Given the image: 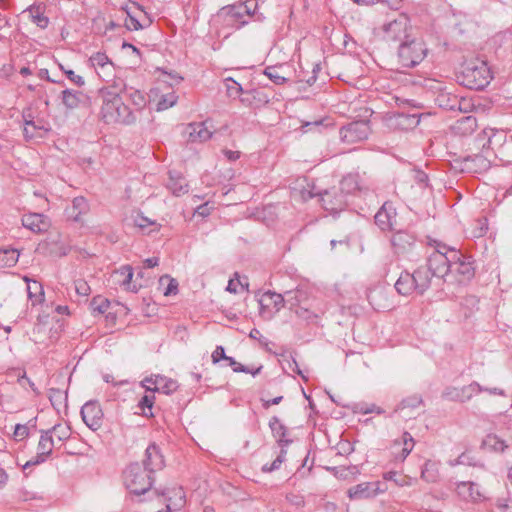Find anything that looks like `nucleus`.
Returning a JSON list of instances; mask_svg holds the SVG:
<instances>
[{"label":"nucleus","instance_id":"nucleus-1","mask_svg":"<svg viewBox=\"0 0 512 512\" xmlns=\"http://www.w3.org/2000/svg\"><path fill=\"white\" fill-rule=\"evenodd\" d=\"M99 94L102 98V106L100 115L102 120L107 124H130L135 121L134 115L129 108L123 103L118 90L114 88H101Z\"/></svg>","mask_w":512,"mask_h":512},{"label":"nucleus","instance_id":"nucleus-2","mask_svg":"<svg viewBox=\"0 0 512 512\" xmlns=\"http://www.w3.org/2000/svg\"><path fill=\"white\" fill-rule=\"evenodd\" d=\"M250 14V7L246 3H239L222 7L212 21L223 28L239 29L247 24Z\"/></svg>","mask_w":512,"mask_h":512},{"label":"nucleus","instance_id":"nucleus-3","mask_svg":"<svg viewBox=\"0 0 512 512\" xmlns=\"http://www.w3.org/2000/svg\"><path fill=\"white\" fill-rule=\"evenodd\" d=\"M462 77L464 85L475 90L484 89L492 79L487 63L478 59L465 63Z\"/></svg>","mask_w":512,"mask_h":512},{"label":"nucleus","instance_id":"nucleus-4","mask_svg":"<svg viewBox=\"0 0 512 512\" xmlns=\"http://www.w3.org/2000/svg\"><path fill=\"white\" fill-rule=\"evenodd\" d=\"M152 473L139 463L130 464L124 471V484L133 494L146 493L152 486Z\"/></svg>","mask_w":512,"mask_h":512},{"label":"nucleus","instance_id":"nucleus-5","mask_svg":"<svg viewBox=\"0 0 512 512\" xmlns=\"http://www.w3.org/2000/svg\"><path fill=\"white\" fill-rule=\"evenodd\" d=\"M427 48L418 39H407L398 48V57L405 67H413L419 64L426 56Z\"/></svg>","mask_w":512,"mask_h":512},{"label":"nucleus","instance_id":"nucleus-6","mask_svg":"<svg viewBox=\"0 0 512 512\" xmlns=\"http://www.w3.org/2000/svg\"><path fill=\"white\" fill-rule=\"evenodd\" d=\"M388 490L385 482L365 481L350 487L347 490V497L351 501L374 499Z\"/></svg>","mask_w":512,"mask_h":512},{"label":"nucleus","instance_id":"nucleus-7","mask_svg":"<svg viewBox=\"0 0 512 512\" xmlns=\"http://www.w3.org/2000/svg\"><path fill=\"white\" fill-rule=\"evenodd\" d=\"M285 303V295L272 291H266L259 299L260 316L265 320L272 319L275 314L284 307Z\"/></svg>","mask_w":512,"mask_h":512},{"label":"nucleus","instance_id":"nucleus-8","mask_svg":"<svg viewBox=\"0 0 512 512\" xmlns=\"http://www.w3.org/2000/svg\"><path fill=\"white\" fill-rule=\"evenodd\" d=\"M451 259L452 250H450V255H447L445 246H438L427 260V269L432 276L444 277L449 273Z\"/></svg>","mask_w":512,"mask_h":512},{"label":"nucleus","instance_id":"nucleus-9","mask_svg":"<svg viewBox=\"0 0 512 512\" xmlns=\"http://www.w3.org/2000/svg\"><path fill=\"white\" fill-rule=\"evenodd\" d=\"M370 127L365 121H357L341 128L340 137L344 143L352 144L367 139Z\"/></svg>","mask_w":512,"mask_h":512},{"label":"nucleus","instance_id":"nucleus-10","mask_svg":"<svg viewBox=\"0 0 512 512\" xmlns=\"http://www.w3.org/2000/svg\"><path fill=\"white\" fill-rule=\"evenodd\" d=\"M409 19L406 15H399L393 21L384 25V33L387 40L405 41L409 39L408 35Z\"/></svg>","mask_w":512,"mask_h":512},{"label":"nucleus","instance_id":"nucleus-11","mask_svg":"<svg viewBox=\"0 0 512 512\" xmlns=\"http://www.w3.org/2000/svg\"><path fill=\"white\" fill-rule=\"evenodd\" d=\"M89 63L103 81L109 82L114 77V63L105 53L96 52L92 54L89 58Z\"/></svg>","mask_w":512,"mask_h":512},{"label":"nucleus","instance_id":"nucleus-12","mask_svg":"<svg viewBox=\"0 0 512 512\" xmlns=\"http://www.w3.org/2000/svg\"><path fill=\"white\" fill-rule=\"evenodd\" d=\"M320 196V202L326 211L332 214H336L344 210L348 204L345 195H342L338 190H325L322 193H318Z\"/></svg>","mask_w":512,"mask_h":512},{"label":"nucleus","instance_id":"nucleus-13","mask_svg":"<svg viewBox=\"0 0 512 512\" xmlns=\"http://www.w3.org/2000/svg\"><path fill=\"white\" fill-rule=\"evenodd\" d=\"M54 445V439L53 436L50 435V432L42 431L37 445V455L33 459L27 461L23 468L26 469L29 466L44 463L52 453Z\"/></svg>","mask_w":512,"mask_h":512},{"label":"nucleus","instance_id":"nucleus-14","mask_svg":"<svg viewBox=\"0 0 512 512\" xmlns=\"http://www.w3.org/2000/svg\"><path fill=\"white\" fill-rule=\"evenodd\" d=\"M483 392V387L477 382H472L463 387H449L444 391V397L458 402H466L473 396Z\"/></svg>","mask_w":512,"mask_h":512},{"label":"nucleus","instance_id":"nucleus-15","mask_svg":"<svg viewBox=\"0 0 512 512\" xmlns=\"http://www.w3.org/2000/svg\"><path fill=\"white\" fill-rule=\"evenodd\" d=\"M81 416L84 423L93 431L98 430L102 425L103 412L95 401H89L83 405Z\"/></svg>","mask_w":512,"mask_h":512},{"label":"nucleus","instance_id":"nucleus-16","mask_svg":"<svg viewBox=\"0 0 512 512\" xmlns=\"http://www.w3.org/2000/svg\"><path fill=\"white\" fill-rule=\"evenodd\" d=\"M415 445L410 433L404 432L399 439H395L391 446V453L396 462H403L411 453Z\"/></svg>","mask_w":512,"mask_h":512},{"label":"nucleus","instance_id":"nucleus-17","mask_svg":"<svg viewBox=\"0 0 512 512\" xmlns=\"http://www.w3.org/2000/svg\"><path fill=\"white\" fill-rule=\"evenodd\" d=\"M396 209L391 202H385L375 215L376 225L383 231L392 230L396 221Z\"/></svg>","mask_w":512,"mask_h":512},{"label":"nucleus","instance_id":"nucleus-18","mask_svg":"<svg viewBox=\"0 0 512 512\" xmlns=\"http://www.w3.org/2000/svg\"><path fill=\"white\" fill-rule=\"evenodd\" d=\"M22 225L34 233L46 232L50 226V219L41 213H28L22 217Z\"/></svg>","mask_w":512,"mask_h":512},{"label":"nucleus","instance_id":"nucleus-19","mask_svg":"<svg viewBox=\"0 0 512 512\" xmlns=\"http://www.w3.org/2000/svg\"><path fill=\"white\" fill-rule=\"evenodd\" d=\"M449 273L461 276L459 281H462L470 279L474 274V270L471 263L463 260L458 251L452 250Z\"/></svg>","mask_w":512,"mask_h":512},{"label":"nucleus","instance_id":"nucleus-20","mask_svg":"<svg viewBox=\"0 0 512 512\" xmlns=\"http://www.w3.org/2000/svg\"><path fill=\"white\" fill-rule=\"evenodd\" d=\"M112 88L118 90L119 93H124L138 109L146 105V97L140 90L128 87L122 80H114Z\"/></svg>","mask_w":512,"mask_h":512},{"label":"nucleus","instance_id":"nucleus-21","mask_svg":"<svg viewBox=\"0 0 512 512\" xmlns=\"http://www.w3.org/2000/svg\"><path fill=\"white\" fill-rule=\"evenodd\" d=\"M165 465L163 455L157 445L151 444L146 448L144 466L152 474L161 470Z\"/></svg>","mask_w":512,"mask_h":512},{"label":"nucleus","instance_id":"nucleus-22","mask_svg":"<svg viewBox=\"0 0 512 512\" xmlns=\"http://www.w3.org/2000/svg\"><path fill=\"white\" fill-rule=\"evenodd\" d=\"M188 139L191 142L207 141L212 136V131L208 126V121L199 123H190L186 128Z\"/></svg>","mask_w":512,"mask_h":512},{"label":"nucleus","instance_id":"nucleus-23","mask_svg":"<svg viewBox=\"0 0 512 512\" xmlns=\"http://www.w3.org/2000/svg\"><path fill=\"white\" fill-rule=\"evenodd\" d=\"M113 282L123 286L127 291L137 292L138 287L131 283L133 269L130 265H123L112 274Z\"/></svg>","mask_w":512,"mask_h":512},{"label":"nucleus","instance_id":"nucleus-24","mask_svg":"<svg viewBox=\"0 0 512 512\" xmlns=\"http://www.w3.org/2000/svg\"><path fill=\"white\" fill-rule=\"evenodd\" d=\"M284 295L286 304L290 306V309L296 308L295 313L301 315L300 310L303 308L300 306L308 300V289L304 287H298L295 290L286 291Z\"/></svg>","mask_w":512,"mask_h":512},{"label":"nucleus","instance_id":"nucleus-25","mask_svg":"<svg viewBox=\"0 0 512 512\" xmlns=\"http://www.w3.org/2000/svg\"><path fill=\"white\" fill-rule=\"evenodd\" d=\"M89 211V204L84 197H76L72 201L71 207L67 209V215L75 222H81L82 216Z\"/></svg>","mask_w":512,"mask_h":512},{"label":"nucleus","instance_id":"nucleus-26","mask_svg":"<svg viewBox=\"0 0 512 512\" xmlns=\"http://www.w3.org/2000/svg\"><path fill=\"white\" fill-rule=\"evenodd\" d=\"M154 386L151 388L155 392H161L163 394H172L178 389V384L175 380L167 378L162 375H154Z\"/></svg>","mask_w":512,"mask_h":512},{"label":"nucleus","instance_id":"nucleus-27","mask_svg":"<svg viewBox=\"0 0 512 512\" xmlns=\"http://www.w3.org/2000/svg\"><path fill=\"white\" fill-rule=\"evenodd\" d=\"M168 189L176 196H180L188 192V184L185 178L178 172L169 173Z\"/></svg>","mask_w":512,"mask_h":512},{"label":"nucleus","instance_id":"nucleus-28","mask_svg":"<svg viewBox=\"0 0 512 512\" xmlns=\"http://www.w3.org/2000/svg\"><path fill=\"white\" fill-rule=\"evenodd\" d=\"M414 282L415 279L413 278V276H411V273H401V275L399 276L398 280L395 283V289L401 295H410L413 292H417Z\"/></svg>","mask_w":512,"mask_h":512},{"label":"nucleus","instance_id":"nucleus-29","mask_svg":"<svg viewBox=\"0 0 512 512\" xmlns=\"http://www.w3.org/2000/svg\"><path fill=\"white\" fill-rule=\"evenodd\" d=\"M357 190H362L361 180L358 174H348L347 176L343 177V179L340 182L339 190V192L342 195H345V197L347 198V195Z\"/></svg>","mask_w":512,"mask_h":512},{"label":"nucleus","instance_id":"nucleus-30","mask_svg":"<svg viewBox=\"0 0 512 512\" xmlns=\"http://www.w3.org/2000/svg\"><path fill=\"white\" fill-rule=\"evenodd\" d=\"M482 447L490 452L503 453L508 448V444L498 435L491 433L483 439Z\"/></svg>","mask_w":512,"mask_h":512},{"label":"nucleus","instance_id":"nucleus-31","mask_svg":"<svg viewBox=\"0 0 512 512\" xmlns=\"http://www.w3.org/2000/svg\"><path fill=\"white\" fill-rule=\"evenodd\" d=\"M24 281L27 282V293L28 298L32 302V305L40 304L44 301V289L40 282L38 281H30V279L25 276Z\"/></svg>","mask_w":512,"mask_h":512},{"label":"nucleus","instance_id":"nucleus-32","mask_svg":"<svg viewBox=\"0 0 512 512\" xmlns=\"http://www.w3.org/2000/svg\"><path fill=\"white\" fill-rule=\"evenodd\" d=\"M456 490L458 495L466 501H477L481 497L478 486L472 482H461Z\"/></svg>","mask_w":512,"mask_h":512},{"label":"nucleus","instance_id":"nucleus-33","mask_svg":"<svg viewBox=\"0 0 512 512\" xmlns=\"http://www.w3.org/2000/svg\"><path fill=\"white\" fill-rule=\"evenodd\" d=\"M411 276L415 279L414 283L418 294H423L430 287L432 275L428 269L420 267Z\"/></svg>","mask_w":512,"mask_h":512},{"label":"nucleus","instance_id":"nucleus-34","mask_svg":"<svg viewBox=\"0 0 512 512\" xmlns=\"http://www.w3.org/2000/svg\"><path fill=\"white\" fill-rule=\"evenodd\" d=\"M414 241V236L406 231H397L391 238V243L398 252L405 251Z\"/></svg>","mask_w":512,"mask_h":512},{"label":"nucleus","instance_id":"nucleus-35","mask_svg":"<svg viewBox=\"0 0 512 512\" xmlns=\"http://www.w3.org/2000/svg\"><path fill=\"white\" fill-rule=\"evenodd\" d=\"M269 427L272 431L273 436L277 438L279 444L287 445L290 442L289 440L285 439L287 430L278 417L274 416L270 419Z\"/></svg>","mask_w":512,"mask_h":512},{"label":"nucleus","instance_id":"nucleus-36","mask_svg":"<svg viewBox=\"0 0 512 512\" xmlns=\"http://www.w3.org/2000/svg\"><path fill=\"white\" fill-rule=\"evenodd\" d=\"M163 495H167L169 502L167 508L173 507L174 509H180L185 504V493L181 487L168 490L167 493H163Z\"/></svg>","mask_w":512,"mask_h":512},{"label":"nucleus","instance_id":"nucleus-37","mask_svg":"<svg viewBox=\"0 0 512 512\" xmlns=\"http://www.w3.org/2000/svg\"><path fill=\"white\" fill-rule=\"evenodd\" d=\"M83 97L82 92L72 89H65L62 91V103L68 109H75L79 106Z\"/></svg>","mask_w":512,"mask_h":512},{"label":"nucleus","instance_id":"nucleus-38","mask_svg":"<svg viewBox=\"0 0 512 512\" xmlns=\"http://www.w3.org/2000/svg\"><path fill=\"white\" fill-rule=\"evenodd\" d=\"M284 66H269L264 70V74L276 85H282L287 82L288 78L283 73Z\"/></svg>","mask_w":512,"mask_h":512},{"label":"nucleus","instance_id":"nucleus-39","mask_svg":"<svg viewBox=\"0 0 512 512\" xmlns=\"http://www.w3.org/2000/svg\"><path fill=\"white\" fill-rule=\"evenodd\" d=\"M155 403V395L154 392H146L144 396L138 402V408L141 410L143 416L151 417L153 416V406Z\"/></svg>","mask_w":512,"mask_h":512},{"label":"nucleus","instance_id":"nucleus-40","mask_svg":"<svg viewBox=\"0 0 512 512\" xmlns=\"http://www.w3.org/2000/svg\"><path fill=\"white\" fill-rule=\"evenodd\" d=\"M27 11L29 12L32 22L38 27L44 29L48 26L49 19L44 15L40 6H30Z\"/></svg>","mask_w":512,"mask_h":512},{"label":"nucleus","instance_id":"nucleus-41","mask_svg":"<svg viewBox=\"0 0 512 512\" xmlns=\"http://www.w3.org/2000/svg\"><path fill=\"white\" fill-rule=\"evenodd\" d=\"M477 128V120L473 116H464L456 122L455 129L463 134L472 133Z\"/></svg>","mask_w":512,"mask_h":512},{"label":"nucleus","instance_id":"nucleus-42","mask_svg":"<svg viewBox=\"0 0 512 512\" xmlns=\"http://www.w3.org/2000/svg\"><path fill=\"white\" fill-rule=\"evenodd\" d=\"M19 258V253L15 249H0V267H12Z\"/></svg>","mask_w":512,"mask_h":512},{"label":"nucleus","instance_id":"nucleus-43","mask_svg":"<svg viewBox=\"0 0 512 512\" xmlns=\"http://www.w3.org/2000/svg\"><path fill=\"white\" fill-rule=\"evenodd\" d=\"M467 162L472 164L469 168H473L476 172L486 171L490 167V161L481 154L469 157Z\"/></svg>","mask_w":512,"mask_h":512},{"label":"nucleus","instance_id":"nucleus-44","mask_svg":"<svg viewBox=\"0 0 512 512\" xmlns=\"http://www.w3.org/2000/svg\"><path fill=\"white\" fill-rule=\"evenodd\" d=\"M335 475L339 479L348 480L355 479L360 474L358 466L333 468Z\"/></svg>","mask_w":512,"mask_h":512},{"label":"nucleus","instance_id":"nucleus-45","mask_svg":"<svg viewBox=\"0 0 512 512\" xmlns=\"http://www.w3.org/2000/svg\"><path fill=\"white\" fill-rule=\"evenodd\" d=\"M224 83H225L227 95L230 98H232V99L240 98V96L244 90H243L242 86L237 81H235L231 77H228L224 80Z\"/></svg>","mask_w":512,"mask_h":512},{"label":"nucleus","instance_id":"nucleus-46","mask_svg":"<svg viewBox=\"0 0 512 512\" xmlns=\"http://www.w3.org/2000/svg\"><path fill=\"white\" fill-rule=\"evenodd\" d=\"M177 100L178 96L174 92L163 94L157 103V111H163L174 106Z\"/></svg>","mask_w":512,"mask_h":512},{"label":"nucleus","instance_id":"nucleus-47","mask_svg":"<svg viewBox=\"0 0 512 512\" xmlns=\"http://www.w3.org/2000/svg\"><path fill=\"white\" fill-rule=\"evenodd\" d=\"M397 122L403 129H409L417 126L420 122L416 115L398 114L396 115Z\"/></svg>","mask_w":512,"mask_h":512},{"label":"nucleus","instance_id":"nucleus-48","mask_svg":"<svg viewBox=\"0 0 512 512\" xmlns=\"http://www.w3.org/2000/svg\"><path fill=\"white\" fill-rule=\"evenodd\" d=\"M167 282V287L164 289L163 294L165 296L176 295L178 292V282L168 275H164L160 278V285H164Z\"/></svg>","mask_w":512,"mask_h":512},{"label":"nucleus","instance_id":"nucleus-49","mask_svg":"<svg viewBox=\"0 0 512 512\" xmlns=\"http://www.w3.org/2000/svg\"><path fill=\"white\" fill-rule=\"evenodd\" d=\"M47 432H50V435H55L58 441H65L70 437V428L65 425L57 424L54 425L51 429L46 430Z\"/></svg>","mask_w":512,"mask_h":512},{"label":"nucleus","instance_id":"nucleus-50","mask_svg":"<svg viewBox=\"0 0 512 512\" xmlns=\"http://www.w3.org/2000/svg\"><path fill=\"white\" fill-rule=\"evenodd\" d=\"M42 126H38L33 120L25 119L23 133L25 138L32 139L34 137L40 136L38 130H42Z\"/></svg>","mask_w":512,"mask_h":512},{"label":"nucleus","instance_id":"nucleus-51","mask_svg":"<svg viewBox=\"0 0 512 512\" xmlns=\"http://www.w3.org/2000/svg\"><path fill=\"white\" fill-rule=\"evenodd\" d=\"M211 358L214 364L218 363L220 360L227 361L229 366H234L236 364V360L234 358L226 356L225 350L222 346L216 347V349L212 352Z\"/></svg>","mask_w":512,"mask_h":512},{"label":"nucleus","instance_id":"nucleus-52","mask_svg":"<svg viewBox=\"0 0 512 512\" xmlns=\"http://www.w3.org/2000/svg\"><path fill=\"white\" fill-rule=\"evenodd\" d=\"M109 305V301L100 296L94 297L90 303L93 312H97L99 314L105 313L109 308Z\"/></svg>","mask_w":512,"mask_h":512},{"label":"nucleus","instance_id":"nucleus-53","mask_svg":"<svg viewBox=\"0 0 512 512\" xmlns=\"http://www.w3.org/2000/svg\"><path fill=\"white\" fill-rule=\"evenodd\" d=\"M422 477L427 481H435L436 480V463L432 461H427L422 468Z\"/></svg>","mask_w":512,"mask_h":512},{"label":"nucleus","instance_id":"nucleus-54","mask_svg":"<svg viewBox=\"0 0 512 512\" xmlns=\"http://www.w3.org/2000/svg\"><path fill=\"white\" fill-rule=\"evenodd\" d=\"M286 459V450L285 449H281V452L280 454L276 457V459L270 464H266L262 467V471L263 472H272V471H275V470H278L282 463L285 461Z\"/></svg>","mask_w":512,"mask_h":512},{"label":"nucleus","instance_id":"nucleus-55","mask_svg":"<svg viewBox=\"0 0 512 512\" xmlns=\"http://www.w3.org/2000/svg\"><path fill=\"white\" fill-rule=\"evenodd\" d=\"M49 399L52 405L60 406L67 399V394L63 393L60 389L52 388L49 390Z\"/></svg>","mask_w":512,"mask_h":512},{"label":"nucleus","instance_id":"nucleus-56","mask_svg":"<svg viewBox=\"0 0 512 512\" xmlns=\"http://www.w3.org/2000/svg\"><path fill=\"white\" fill-rule=\"evenodd\" d=\"M258 92L256 90L243 91L240 96V101L245 106H252L254 100H256Z\"/></svg>","mask_w":512,"mask_h":512},{"label":"nucleus","instance_id":"nucleus-57","mask_svg":"<svg viewBox=\"0 0 512 512\" xmlns=\"http://www.w3.org/2000/svg\"><path fill=\"white\" fill-rule=\"evenodd\" d=\"M29 435V428L24 424H17L14 428L13 436L16 441H22Z\"/></svg>","mask_w":512,"mask_h":512},{"label":"nucleus","instance_id":"nucleus-58","mask_svg":"<svg viewBox=\"0 0 512 512\" xmlns=\"http://www.w3.org/2000/svg\"><path fill=\"white\" fill-rule=\"evenodd\" d=\"M61 69L64 71L67 78L74 83L75 85L81 87L85 84L84 78L78 74H76L73 70H64V68L61 66Z\"/></svg>","mask_w":512,"mask_h":512},{"label":"nucleus","instance_id":"nucleus-59","mask_svg":"<svg viewBox=\"0 0 512 512\" xmlns=\"http://www.w3.org/2000/svg\"><path fill=\"white\" fill-rule=\"evenodd\" d=\"M134 224L141 229L147 228L151 225H156L155 222L151 221L149 218L143 216L142 214H137L134 217Z\"/></svg>","mask_w":512,"mask_h":512},{"label":"nucleus","instance_id":"nucleus-60","mask_svg":"<svg viewBox=\"0 0 512 512\" xmlns=\"http://www.w3.org/2000/svg\"><path fill=\"white\" fill-rule=\"evenodd\" d=\"M398 473L396 471H388L383 474V479L386 481H393L398 486H405L408 484V482L405 479H398L397 478Z\"/></svg>","mask_w":512,"mask_h":512},{"label":"nucleus","instance_id":"nucleus-61","mask_svg":"<svg viewBox=\"0 0 512 512\" xmlns=\"http://www.w3.org/2000/svg\"><path fill=\"white\" fill-rule=\"evenodd\" d=\"M421 403H422V399L419 396L415 395V396H411V397L404 399L401 402V407L402 408H406V407L416 408V407H419Z\"/></svg>","mask_w":512,"mask_h":512},{"label":"nucleus","instance_id":"nucleus-62","mask_svg":"<svg viewBox=\"0 0 512 512\" xmlns=\"http://www.w3.org/2000/svg\"><path fill=\"white\" fill-rule=\"evenodd\" d=\"M75 290L81 296H88L90 293V287L84 280H77L75 282Z\"/></svg>","mask_w":512,"mask_h":512},{"label":"nucleus","instance_id":"nucleus-63","mask_svg":"<svg viewBox=\"0 0 512 512\" xmlns=\"http://www.w3.org/2000/svg\"><path fill=\"white\" fill-rule=\"evenodd\" d=\"M231 367L234 372L251 373L253 376L259 374L262 369V366H259L255 370H250L248 367L238 363L237 361H236V364Z\"/></svg>","mask_w":512,"mask_h":512},{"label":"nucleus","instance_id":"nucleus-64","mask_svg":"<svg viewBox=\"0 0 512 512\" xmlns=\"http://www.w3.org/2000/svg\"><path fill=\"white\" fill-rule=\"evenodd\" d=\"M163 82L168 83L170 86L174 84H179L182 80V77L176 73H165Z\"/></svg>","mask_w":512,"mask_h":512}]
</instances>
